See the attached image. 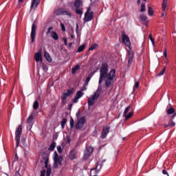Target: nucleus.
Wrapping results in <instances>:
<instances>
[{"instance_id":"nucleus-35","label":"nucleus","mask_w":176,"mask_h":176,"mask_svg":"<svg viewBox=\"0 0 176 176\" xmlns=\"http://www.w3.org/2000/svg\"><path fill=\"white\" fill-rule=\"evenodd\" d=\"M67 123V118H63L61 121V127L62 129H64L65 127V124Z\"/></svg>"},{"instance_id":"nucleus-59","label":"nucleus","mask_w":176,"mask_h":176,"mask_svg":"<svg viewBox=\"0 0 176 176\" xmlns=\"http://www.w3.org/2000/svg\"><path fill=\"white\" fill-rule=\"evenodd\" d=\"M21 142H22V144H25V138H22L21 139Z\"/></svg>"},{"instance_id":"nucleus-57","label":"nucleus","mask_w":176,"mask_h":176,"mask_svg":"<svg viewBox=\"0 0 176 176\" xmlns=\"http://www.w3.org/2000/svg\"><path fill=\"white\" fill-rule=\"evenodd\" d=\"M87 88H86V84H85V86L81 89L80 91H85V90H87Z\"/></svg>"},{"instance_id":"nucleus-18","label":"nucleus","mask_w":176,"mask_h":176,"mask_svg":"<svg viewBox=\"0 0 176 176\" xmlns=\"http://www.w3.org/2000/svg\"><path fill=\"white\" fill-rule=\"evenodd\" d=\"M44 56L48 63H52V57H50V54H49L46 50H44Z\"/></svg>"},{"instance_id":"nucleus-31","label":"nucleus","mask_w":176,"mask_h":176,"mask_svg":"<svg viewBox=\"0 0 176 176\" xmlns=\"http://www.w3.org/2000/svg\"><path fill=\"white\" fill-rule=\"evenodd\" d=\"M174 126H175V122L172 121L169 122L168 124H166L165 128L167 129L168 127H174Z\"/></svg>"},{"instance_id":"nucleus-38","label":"nucleus","mask_w":176,"mask_h":176,"mask_svg":"<svg viewBox=\"0 0 176 176\" xmlns=\"http://www.w3.org/2000/svg\"><path fill=\"white\" fill-rule=\"evenodd\" d=\"M74 124H75V121L74 120V118H72V117H71L70 118V129H73Z\"/></svg>"},{"instance_id":"nucleus-47","label":"nucleus","mask_w":176,"mask_h":176,"mask_svg":"<svg viewBox=\"0 0 176 176\" xmlns=\"http://www.w3.org/2000/svg\"><path fill=\"white\" fill-rule=\"evenodd\" d=\"M57 159H60V157H58V154L57 153V152H54V160H56Z\"/></svg>"},{"instance_id":"nucleus-10","label":"nucleus","mask_w":176,"mask_h":176,"mask_svg":"<svg viewBox=\"0 0 176 176\" xmlns=\"http://www.w3.org/2000/svg\"><path fill=\"white\" fill-rule=\"evenodd\" d=\"M111 128L109 126H104L102 131V133L100 135V138L102 140H105L107 138V135H108V133H109V129Z\"/></svg>"},{"instance_id":"nucleus-5","label":"nucleus","mask_w":176,"mask_h":176,"mask_svg":"<svg viewBox=\"0 0 176 176\" xmlns=\"http://www.w3.org/2000/svg\"><path fill=\"white\" fill-rule=\"evenodd\" d=\"M94 12H90V8H88L87 11L85 13L84 21L85 23H89L93 20Z\"/></svg>"},{"instance_id":"nucleus-20","label":"nucleus","mask_w":176,"mask_h":176,"mask_svg":"<svg viewBox=\"0 0 176 176\" xmlns=\"http://www.w3.org/2000/svg\"><path fill=\"white\" fill-rule=\"evenodd\" d=\"M51 38H53L54 41H58V34L56 32H51Z\"/></svg>"},{"instance_id":"nucleus-52","label":"nucleus","mask_w":176,"mask_h":176,"mask_svg":"<svg viewBox=\"0 0 176 176\" xmlns=\"http://www.w3.org/2000/svg\"><path fill=\"white\" fill-rule=\"evenodd\" d=\"M19 161V156L17 155V153H15V157L14 159V162H18Z\"/></svg>"},{"instance_id":"nucleus-50","label":"nucleus","mask_w":176,"mask_h":176,"mask_svg":"<svg viewBox=\"0 0 176 176\" xmlns=\"http://www.w3.org/2000/svg\"><path fill=\"white\" fill-rule=\"evenodd\" d=\"M52 30H53V27H50L47 30V35H49L50 34H51V31Z\"/></svg>"},{"instance_id":"nucleus-51","label":"nucleus","mask_w":176,"mask_h":176,"mask_svg":"<svg viewBox=\"0 0 176 176\" xmlns=\"http://www.w3.org/2000/svg\"><path fill=\"white\" fill-rule=\"evenodd\" d=\"M63 40L65 46H67L68 41H67V38H63Z\"/></svg>"},{"instance_id":"nucleus-17","label":"nucleus","mask_w":176,"mask_h":176,"mask_svg":"<svg viewBox=\"0 0 176 176\" xmlns=\"http://www.w3.org/2000/svg\"><path fill=\"white\" fill-rule=\"evenodd\" d=\"M96 74V72H93L92 73H90L88 76L87 77L85 80V86H87L89 85V82H90L91 78H93V76Z\"/></svg>"},{"instance_id":"nucleus-2","label":"nucleus","mask_w":176,"mask_h":176,"mask_svg":"<svg viewBox=\"0 0 176 176\" xmlns=\"http://www.w3.org/2000/svg\"><path fill=\"white\" fill-rule=\"evenodd\" d=\"M107 162V160H103L100 164V162L96 163V166L94 168H92L91 169V174H94L95 175L98 174L100 171H101V168H102V166H104V164Z\"/></svg>"},{"instance_id":"nucleus-61","label":"nucleus","mask_w":176,"mask_h":176,"mask_svg":"<svg viewBox=\"0 0 176 176\" xmlns=\"http://www.w3.org/2000/svg\"><path fill=\"white\" fill-rule=\"evenodd\" d=\"M71 108H72V104H70L69 105V109H71Z\"/></svg>"},{"instance_id":"nucleus-56","label":"nucleus","mask_w":176,"mask_h":176,"mask_svg":"<svg viewBox=\"0 0 176 176\" xmlns=\"http://www.w3.org/2000/svg\"><path fill=\"white\" fill-rule=\"evenodd\" d=\"M162 174H164V175H168V173H167V170H162Z\"/></svg>"},{"instance_id":"nucleus-44","label":"nucleus","mask_w":176,"mask_h":176,"mask_svg":"<svg viewBox=\"0 0 176 176\" xmlns=\"http://www.w3.org/2000/svg\"><path fill=\"white\" fill-rule=\"evenodd\" d=\"M140 87V82H136L135 84L133 86V90H137Z\"/></svg>"},{"instance_id":"nucleus-23","label":"nucleus","mask_w":176,"mask_h":176,"mask_svg":"<svg viewBox=\"0 0 176 176\" xmlns=\"http://www.w3.org/2000/svg\"><path fill=\"white\" fill-rule=\"evenodd\" d=\"M91 155V154L90 153H88L87 151H85L84 153V160H87Z\"/></svg>"},{"instance_id":"nucleus-64","label":"nucleus","mask_w":176,"mask_h":176,"mask_svg":"<svg viewBox=\"0 0 176 176\" xmlns=\"http://www.w3.org/2000/svg\"><path fill=\"white\" fill-rule=\"evenodd\" d=\"M79 114H80L79 113H76V116H77V118H78V117H79Z\"/></svg>"},{"instance_id":"nucleus-22","label":"nucleus","mask_w":176,"mask_h":176,"mask_svg":"<svg viewBox=\"0 0 176 176\" xmlns=\"http://www.w3.org/2000/svg\"><path fill=\"white\" fill-rule=\"evenodd\" d=\"M96 104V100L92 98H88V107H93Z\"/></svg>"},{"instance_id":"nucleus-39","label":"nucleus","mask_w":176,"mask_h":176,"mask_svg":"<svg viewBox=\"0 0 176 176\" xmlns=\"http://www.w3.org/2000/svg\"><path fill=\"white\" fill-rule=\"evenodd\" d=\"M134 58V54L133 52H129L128 55V60H133Z\"/></svg>"},{"instance_id":"nucleus-32","label":"nucleus","mask_w":176,"mask_h":176,"mask_svg":"<svg viewBox=\"0 0 176 176\" xmlns=\"http://www.w3.org/2000/svg\"><path fill=\"white\" fill-rule=\"evenodd\" d=\"M133 115H134V112L133 111L129 112L128 115L126 114V116H124L126 120H129V119H130Z\"/></svg>"},{"instance_id":"nucleus-24","label":"nucleus","mask_w":176,"mask_h":176,"mask_svg":"<svg viewBox=\"0 0 176 176\" xmlns=\"http://www.w3.org/2000/svg\"><path fill=\"white\" fill-rule=\"evenodd\" d=\"M86 47V45L85 44L80 45L78 48V53H82V52L83 50H85V48Z\"/></svg>"},{"instance_id":"nucleus-3","label":"nucleus","mask_w":176,"mask_h":176,"mask_svg":"<svg viewBox=\"0 0 176 176\" xmlns=\"http://www.w3.org/2000/svg\"><path fill=\"white\" fill-rule=\"evenodd\" d=\"M56 16H68V17H72V14L63 8H58L56 10Z\"/></svg>"},{"instance_id":"nucleus-58","label":"nucleus","mask_w":176,"mask_h":176,"mask_svg":"<svg viewBox=\"0 0 176 176\" xmlns=\"http://www.w3.org/2000/svg\"><path fill=\"white\" fill-rule=\"evenodd\" d=\"M144 2H146V0H143ZM138 5H141V0H138Z\"/></svg>"},{"instance_id":"nucleus-14","label":"nucleus","mask_w":176,"mask_h":176,"mask_svg":"<svg viewBox=\"0 0 176 176\" xmlns=\"http://www.w3.org/2000/svg\"><path fill=\"white\" fill-rule=\"evenodd\" d=\"M69 157L70 160H74V159H76V150L72 149L69 154Z\"/></svg>"},{"instance_id":"nucleus-45","label":"nucleus","mask_w":176,"mask_h":176,"mask_svg":"<svg viewBox=\"0 0 176 176\" xmlns=\"http://www.w3.org/2000/svg\"><path fill=\"white\" fill-rule=\"evenodd\" d=\"M148 38L153 45H155V40H153V38H152V34H150L148 36Z\"/></svg>"},{"instance_id":"nucleus-27","label":"nucleus","mask_w":176,"mask_h":176,"mask_svg":"<svg viewBox=\"0 0 176 176\" xmlns=\"http://www.w3.org/2000/svg\"><path fill=\"white\" fill-rule=\"evenodd\" d=\"M56 148V142H53L52 144L49 147V151H53Z\"/></svg>"},{"instance_id":"nucleus-48","label":"nucleus","mask_w":176,"mask_h":176,"mask_svg":"<svg viewBox=\"0 0 176 176\" xmlns=\"http://www.w3.org/2000/svg\"><path fill=\"white\" fill-rule=\"evenodd\" d=\"M57 151H58V153H61V152H63V148H61V146H57Z\"/></svg>"},{"instance_id":"nucleus-42","label":"nucleus","mask_w":176,"mask_h":176,"mask_svg":"<svg viewBox=\"0 0 176 176\" xmlns=\"http://www.w3.org/2000/svg\"><path fill=\"white\" fill-rule=\"evenodd\" d=\"M164 72H166V67L157 76H162V75H164Z\"/></svg>"},{"instance_id":"nucleus-37","label":"nucleus","mask_w":176,"mask_h":176,"mask_svg":"<svg viewBox=\"0 0 176 176\" xmlns=\"http://www.w3.org/2000/svg\"><path fill=\"white\" fill-rule=\"evenodd\" d=\"M148 16H152L153 14L154 11H153V9H152V7L148 6Z\"/></svg>"},{"instance_id":"nucleus-54","label":"nucleus","mask_w":176,"mask_h":176,"mask_svg":"<svg viewBox=\"0 0 176 176\" xmlns=\"http://www.w3.org/2000/svg\"><path fill=\"white\" fill-rule=\"evenodd\" d=\"M60 27L62 28V31H65V26L64 25L63 23H60Z\"/></svg>"},{"instance_id":"nucleus-9","label":"nucleus","mask_w":176,"mask_h":176,"mask_svg":"<svg viewBox=\"0 0 176 176\" xmlns=\"http://www.w3.org/2000/svg\"><path fill=\"white\" fill-rule=\"evenodd\" d=\"M45 164V168H47V164L49 163V155L47 153L44 152L42 155V160H41V163H43Z\"/></svg>"},{"instance_id":"nucleus-4","label":"nucleus","mask_w":176,"mask_h":176,"mask_svg":"<svg viewBox=\"0 0 176 176\" xmlns=\"http://www.w3.org/2000/svg\"><path fill=\"white\" fill-rule=\"evenodd\" d=\"M23 133V127L21 125H19L15 132L16 134V148H19V145L20 144V138H21V133Z\"/></svg>"},{"instance_id":"nucleus-43","label":"nucleus","mask_w":176,"mask_h":176,"mask_svg":"<svg viewBox=\"0 0 176 176\" xmlns=\"http://www.w3.org/2000/svg\"><path fill=\"white\" fill-rule=\"evenodd\" d=\"M76 13L77 14H80V15H82L83 14V11H82V10L79 9V8H76Z\"/></svg>"},{"instance_id":"nucleus-55","label":"nucleus","mask_w":176,"mask_h":176,"mask_svg":"<svg viewBox=\"0 0 176 176\" xmlns=\"http://www.w3.org/2000/svg\"><path fill=\"white\" fill-rule=\"evenodd\" d=\"M46 174V170H43L41 172V176H45Z\"/></svg>"},{"instance_id":"nucleus-34","label":"nucleus","mask_w":176,"mask_h":176,"mask_svg":"<svg viewBox=\"0 0 176 176\" xmlns=\"http://www.w3.org/2000/svg\"><path fill=\"white\" fill-rule=\"evenodd\" d=\"M140 17L142 21H146V20H148V17L144 14H140Z\"/></svg>"},{"instance_id":"nucleus-16","label":"nucleus","mask_w":176,"mask_h":176,"mask_svg":"<svg viewBox=\"0 0 176 176\" xmlns=\"http://www.w3.org/2000/svg\"><path fill=\"white\" fill-rule=\"evenodd\" d=\"M39 3H41V0H33L30 7L31 10H32V9H35V8H38Z\"/></svg>"},{"instance_id":"nucleus-28","label":"nucleus","mask_w":176,"mask_h":176,"mask_svg":"<svg viewBox=\"0 0 176 176\" xmlns=\"http://www.w3.org/2000/svg\"><path fill=\"white\" fill-rule=\"evenodd\" d=\"M80 0H76L74 2V6L76 8H80Z\"/></svg>"},{"instance_id":"nucleus-63","label":"nucleus","mask_w":176,"mask_h":176,"mask_svg":"<svg viewBox=\"0 0 176 176\" xmlns=\"http://www.w3.org/2000/svg\"><path fill=\"white\" fill-rule=\"evenodd\" d=\"M78 28H79V26H78V25H76V31H78Z\"/></svg>"},{"instance_id":"nucleus-46","label":"nucleus","mask_w":176,"mask_h":176,"mask_svg":"<svg viewBox=\"0 0 176 176\" xmlns=\"http://www.w3.org/2000/svg\"><path fill=\"white\" fill-rule=\"evenodd\" d=\"M50 174H52V168H47V170L46 175H47V176H50Z\"/></svg>"},{"instance_id":"nucleus-62","label":"nucleus","mask_w":176,"mask_h":176,"mask_svg":"<svg viewBox=\"0 0 176 176\" xmlns=\"http://www.w3.org/2000/svg\"><path fill=\"white\" fill-rule=\"evenodd\" d=\"M69 47H71V46H72V43H70L69 44Z\"/></svg>"},{"instance_id":"nucleus-33","label":"nucleus","mask_w":176,"mask_h":176,"mask_svg":"<svg viewBox=\"0 0 176 176\" xmlns=\"http://www.w3.org/2000/svg\"><path fill=\"white\" fill-rule=\"evenodd\" d=\"M167 6V0H163L162 2V10L166 11V7Z\"/></svg>"},{"instance_id":"nucleus-49","label":"nucleus","mask_w":176,"mask_h":176,"mask_svg":"<svg viewBox=\"0 0 176 176\" xmlns=\"http://www.w3.org/2000/svg\"><path fill=\"white\" fill-rule=\"evenodd\" d=\"M164 57H165V58H167V48H164Z\"/></svg>"},{"instance_id":"nucleus-11","label":"nucleus","mask_w":176,"mask_h":176,"mask_svg":"<svg viewBox=\"0 0 176 176\" xmlns=\"http://www.w3.org/2000/svg\"><path fill=\"white\" fill-rule=\"evenodd\" d=\"M122 42L124 43L127 47H130L131 46V42H130V38H129V36L126 34H123L122 35Z\"/></svg>"},{"instance_id":"nucleus-60","label":"nucleus","mask_w":176,"mask_h":176,"mask_svg":"<svg viewBox=\"0 0 176 176\" xmlns=\"http://www.w3.org/2000/svg\"><path fill=\"white\" fill-rule=\"evenodd\" d=\"M43 69H47V66H46L45 65H43Z\"/></svg>"},{"instance_id":"nucleus-6","label":"nucleus","mask_w":176,"mask_h":176,"mask_svg":"<svg viewBox=\"0 0 176 176\" xmlns=\"http://www.w3.org/2000/svg\"><path fill=\"white\" fill-rule=\"evenodd\" d=\"M74 91H75V89L71 88L70 89H68L67 92L63 93L61 96L63 102H65V101H67V98H68L71 94H73Z\"/></svg>"},{"instance_id":"nucleus-21","label":"nucleus","mask_w":176,"mask_h":176,"mask_svg":"<svg viewBox=\"0 0 176 176\" xmlns=\"http://www.w3.org/2000/svg\"><path fill=\"white\" fill-rule=\"evenodd\" d=\"M80 69V65H76L72 69V74H76V71H79Z\"/></svg>"},{"instance_id":"nucleus-26","label":"nucleus","mask_w":176,"mask_h":176,"mask_svg":"<svg viewBox=\"0 0 176 176\" xmlns=\"http://www.w3.org/2000/svg\"><path fill=\"white\" fill-rule=\"evenodd\" d=\"M130 109H131V104L128 106L124 111V113H123V116H126L127 115V113H129V111H130Z\"/></svg>"},{"instance_id":"nucleus-12","label":"nucleus","mask_w":176,"mask_h":176,"mask_svg":"<svg viewBox=\"0 0 176 176\" xmlns=\"http://www.w3.org/2000/svg\"><path fill=\"white\" fill-rule=\"evenodd\" d=\"M83 92H82V91H78L76 94V96L74 97V98L73 99V102L74 104H76V102H78L79 101L80 98H82V97H83Z\"/></svg>"},{"instance_id":"nucleus-53","label":"nucleus","mask_w":176,"mask_h":176,"mask_svg":"<svg viewBox=\"0 0 176 176\" xmlns=\"http://www.w3.org/2000/svg\"><path fill=\"white\" fill-rule=\"evenodd\" d=\"M133 63V59H128V67H130Z\"/></svg>"},{"instance_id":"nucleus-19","label":"nucleus","mask_w":176,"mask_h":176,"mask_svg":"<svg viewBox=\"0 0 176 176\" xmlns=\"http://www.w3.org/2000/svg\"><path fill=\"white\" fill-rule=\"evenodd\" d=\"M34 57H35V60L37 63L39 61H42V54H41V52H36L35 54Z\"/></svg>"},{"instance_id":"nucleus-29","label":"nucleus","mask_w":176,"mask_h":176,"mask_svg":"<svg viewBox=\"0 0 176 176\" xmlns=\"http://www.w3.org/2000/svg\"><path fill=\"white\" fill-rule=\"evenodd\" d=\"M32 120H34V115L31 114L27 120V123H32Z\"/></svg>"},{"instance_id":"nucleus-40","label":"nucleus","mask_w":176,"mask_h":176,"mask_svg":"<svg viewBox=\"0 0 176 176\" xmlns=\"http://www.w3.org/2000/svg\"><path fill=\"white\" fill-rule=\"evenodd\" d=\"M98 47V45L97 44H94L91 47H89V50H96L97 47Z\"/></svg>"},{"instance_id":"nucleus-36","label":"nucleus","mask_w":176,"mask_h":176,"mask_svg":"<svg viewBox=\"0 0 176 176\" xmlns=\"http://www.w3.org/2000/svg\"><path fill=\"white\" fill-rule=\"evenodd\" d=\"M33 108L34 109H38V108H39V102H38L37 100H36L34 104H33Z\"/></svg>"},{"instance_id":"nucleus-8","label":"nucleus","mask_w":176,"mask_h":176,"mask_svg":"<svg viewBox=\"0 0 176 176\" xmlns=\"http://www.w3.org/2000/svg\"><path fill=\"white\" fill-rule=\"evenodd\" d=\"M36 36V25H35V23H33L32 25V30L30 34L31 43H34L35 42Z\"/></svg>"},{"instance_id":"nucleus-25","label":"nucleus","mask_w":176,"mask_h":176,"mask_svg":"<svg viewBox=\"0 0 176 176\" xmlns=\"http://www.w3.org/2000/svg\"><path fill=\"white\" fill-rule=\"evenodd\" d=\"M91 98L96 101V100H98L100 98V94L95 92L92 96Z\"/></svg>"},{"instance_id":"nucleus-7","label":"nucleus","mask_w":176,"mask_h":176,"mask_svg":"<svg viewBox=\"0 0 176 176\" xmlns=\"http://www.w3.org/2000/svg\"><path fill=\"white\" fill-rule=\"evenodd\" d=\"M86 124V118L85 117H82L80 118L77 123L76 124V129L77 130H82L83 129V126Z\"/></svg>"},{"instance_id":"nucleus-30","label":"nucleus","mask_w":176,"mask_h":176,"mask_svg":"<svg viewBox=\"0 0 176 176\" xmlns=\"http://www.w3.org/2000/svg\"><path fill=\"white\" fill-rule=\"evenodd\" d=\"M85 151L91 155V153H93V151H94V148H93L91 146H87Z\"/></svg>"},{"instance_id":"nucleus-13","label":"nucleus","mask_w":176,"mask_h":176,"mask_svg":"<svg viewBox=\"0 0 176 176\" xmlns=\"http://www.w3.org/2000/svg\"><path fill=\"white\" fill-rule=\"evenodd\" d=\"M54 168H58L60 166H62L63 163V157L61 156L59 157V158H57L56 160H54Z\"/></svg>"},{"instance_id":"nucleus-41","label":"nucleus","mask_w":176,"mask_h":176,"mask_svg":"<svg viewBox=\"0 0 176 176\" xmlns=\"http://www.w3.org/2000/svg\"><path fill=\"white\" fill-rule=\"evenodd\" d=\"M146 10V8L145 7V3H142L141 5L140 12H144Z\"/></svg>"},{"instance_id":"nucleus-1","label":"nucleus","mask_w":176,"mask_h":176,"mask_svg":"<svg viewBox=\"0 0 176 176\" xmlns=\"http://www.w3.org/2000/svg\"><path fill=\"white\" fill-rule=\"evenodd\" d=\"M109 67L108 66V63H102L101 67L100 69V78H99V86L96 91V93H101L102 91V87H101V83L104 80V85L106 86V89H109V87L112 83H113V79L116 78L115 74L116 73V70L115 69H111L109 72Z\"/></svg>"},{"instance_id":"nucleus-15","label":"nucleus","mask_w":176,"mask_h":176,"mask_svg":"<svg viewBox=\"0 0 176 176\" xmlns=\"http://www.w3.org/2000/svg\"><path fill=\"white\" fill-rule=\"evenodd\" d=\"M168 115H173L171 119H174L176 116L175 109L174 108H170L167 110Z\"/></svg>"}]
</instances>
